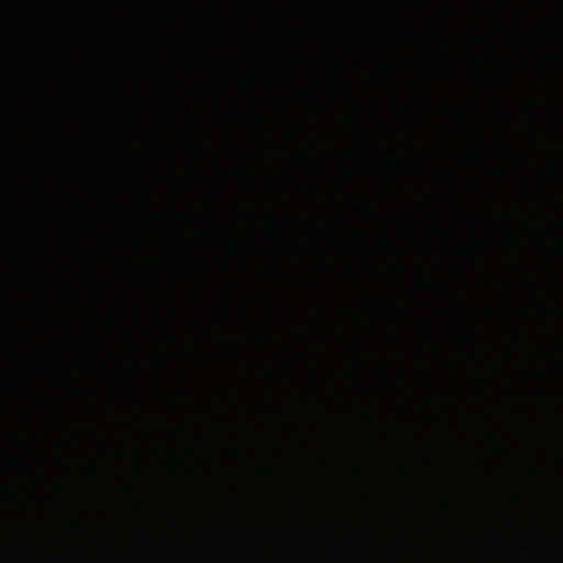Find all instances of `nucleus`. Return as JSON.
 Returning <instances> with one entry per match:
<instances>
[{
    "label": "nucleus",
    "instance_id": "obj_1",
    "mask_svg": "<svg viewBox=\"0 0 563 563\" xmlns=\"http://www.w3.org/2000/svg\"><path fill=\"white\" fill-rule=\"evenodd\" d=\"M200 4H412L416 14V223H422V1L419 2H200Z\"/></svg>",
    "mask_w": 563,
    "mask_h": 563
}]
</instances>
